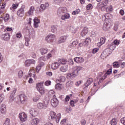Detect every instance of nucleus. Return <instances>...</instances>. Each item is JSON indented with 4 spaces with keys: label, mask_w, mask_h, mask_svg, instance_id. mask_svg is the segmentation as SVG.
I'll list each match as a JSON object with an SVG mask.
<instances>
[{
    "label": "nucleus",
    "mask_w": 125,
    "mask_h": 125,
    "mask_svg": "<svg viewBox=\"0 0 125 125\" xmlns=\"http://www.w3.org/2000/svg\"><path fill=\"white\" fill-rule=\"evenodd\" d=\"M83 67L81 66H75L73 69L72 72L67 73V76L70 79H74L79 75V71H81Z\"/></svg>",
    "instance_id": "f257e3e1"
},
{
    "label": "nucleus",
    "mask_w": 125,
    "mask_h": 125,
    "mask_svg": "<svg viewBox=\"0 0 125 125\" xmlns=\"http://www.w3.org/2000/svg\"><path fill=\"white\" fill-rule=\"evenodd\" d=\"M113 45H114L113 43L109 44L107 46V48L104 51L101 55H105V57L109 56L112 53L113 50L115 49V47H113Z\"/></svg>",
    "instance_id": "f03ea898"
},
{
    "label": "nucleus",
    "mask_w": 125,
    "mask_h": 125,
    "mask_svg": "<svg viewBox=\"0 0 125 125\" xmlns=\"http://www.w3.org/2000/svg\"><path fill=\"white\" fill-rule=\"evenodd\" d=\"M50 99L48 98L46 100H45L43 103H38L37 104V107L40 110H42V109H46L48 104H49V101Z\"/></svg>",
    "instance_id": "7ed1b4c3"
},
{
    "label": "nucleus",
    "mask_w": 125,
    "mask_h": 125,
    "mask_svg": "<svg viewBox=\"0 0 125 125\" xmlns=\"http://www.w3.org/2000/svg\"><path fill=\"white\" fill-rule=\"evenodd\" d=\"M50 117L51 118V120L52 121H56V123H58L61 119V114L59 113L56 115V113L54 111H50Z\"/></svg>",
    "instance_id": "20e7f679"
},
{
    "label": "nucleus",
    "mask_w": 125,
    "mask_h": 125,
    "mask_svg": "<svg viewBox=\"0 0 125 125\" xmlns=\"http://www.w3.org/2000/svg\"><path fill=\"white\" fill-rule=\"evenodd\" d=\"M56 39V37L55 36V35L49 34L46 37L45 41L48 43H53V42H55Z\"/></svg>",
    "instance_id": "39448f33"
},
{
    "label": "nucleus",
    "mask_w": 125,
    "mask_h": 125,
    "mask_svg": "<svg viewBox=\"0 0 125 125\" xmlns=\"http://www.w3.org/2000/svg\"><path fill=\"white\" fill-rule=\"evenodd\" d=\"M36 88L37 90L41 93V94L42 95L44 93H45V89L43 87V84L42 83H38L36 84Z\"/></svg>",
    "instance_id": "423d86ee"
},
{
    "label": "nucleus",
    "mask_w": 125,
    "mask_h": 125,
    "mask_svg": "<svg viewBox=\"0 0 125 125\" xmlns=\"http://www.w3.org/2000/svg\"><path fill=\"white\" fill-rule=\"evenodd\" d=\"M65 13H67V8L65 7H60L58 9L57 15L58 16H62L63 15L65 14Z\"/></svg>",
    "instance_id": "0eeeda50"
},
{
    "label": "nucleus",
    "mask_w": 125,
    "mask_h": 125,
    "mask_svg": "<svg viewBox=\"0 0 125 125\" xmlns=\"http://www.w3.org/2000/svg\"><path fill=\"white\" fill-rule=\"evenodd\" d=\"M25 7L26 6L24 5H22L21 8H20L17 12V14L19 17H23L24 16V14L25 13Z\"/></svg>",
    "instance_id": "6e6552de"
},
{
    "label": "nucleus",
    "mask_w": 125,
    "mask_h": 125,
    "mask_svg": "<svg viewBox=\"0 0 125 125\" xmlns=\"http://www.w3.org/2000/svg\"><path fill=\"white\" fill-rule=\"evenodd\" d=\"M111 21L110 20L107 22H105L104 23V26L103 27V30L104 31H107V30H109L111 27H112L113 25L112 22H110Z\"/></svg>",
    "instance_id": "1a4fd4ad"
},
{
    "label": "nucleus",
    "mask_w": 125,
    "mask_h": 125,
    "mask_svg": "<svg viewBox=\"0 0 125 125\" xmlns=\"http://www.w3.org/2000/svg\"><path fill=\"white\" fill-rule=\"evenodd\" d=\"M19 118L21 122L24 123L27 121V116L24 112H21L19 115Z\"/></svg>",
    "instance_id": "9d476101"
},
{
    "label": "nucleus",
    "mask_w": 125,
    "mask_h": 125,
    "mask_svg": "<svg viewBox=\"0 0 125 125\" xmlns=\"http://www.w3.org/2000/svg\"><path fill=\"white\" fill-rule=\"evenodd\" d=\"M91 40L90 38L88 37L85 39V41H83L81 43H79V46H85V45H88V44L90 43Z\"/></svg>",
    "instance_id": "9b49d317"
},
{
    "label": "nucleus",
    "mask_w": 125,
    "mask_h": 125,
    "mask_svg": "<svg viewBox=\"0 0 125 125\" xmlns=\"http://www.w3.org/2000/svg\"><path fill=\"white\" fill-rule=\"evenodd\" d=\"M32 64H36V61L34 59H27L24 62L25 67H30Z\"/></svg>",
    "instance_id": "f8f14e48"
},
{
    "label": "nucleus",
    "mask_w": 125,
    "mask_h": 125,
    "mask_svg": "<svg viewBox=\"0 0 125 125\" xmlns=\"http://www.w3.org/2000/svg\"><path fill=\"white\" fill-rule=\"evenodd\" d=\"M34 11H35V7L31 6L30 7L29 9L25 13L26 16H32L34 15Z\"/></svg>",
    "instance_id": "ddd939ff"
},
{
    "label": "nucleus",
    "mask_w": 125,
    "mask_h": 125,
    "mask_svg": "<svg viewBox=\"0 0 125 125\" xmlns=\"http://www.w3.org/2000/svg\"><path fill=\"white\" fill-rule=\"evenodd\" d=\"M59 102L56 97L53 98V99L51 100V104L53 107H56L58 106Z\"/></svg>",
    "instance_id": "4468645a"
},
{
    "label": "nucleus",
    "mask_w": 125,
    "mask_h": 125,
    "mask_svg": "<svg viewBox=\"0 0 125 125\" xmlns=\"http://www.w3.org/2000/svg\"><path fill=\"white\" fill-rule=\"evenodd\" d=\"M19 99L21 103L22 104H24V103H25V101L27 100V96H26V95H25L24 94H21L19 95Z\"/></svg>",
    "instance_id": "2eb2a0df"
},
{
    "label": "nucleus",
    "mask_w": 125,
    "mask_h": 125,
    "mask_svg": "<svg viewBox=\"0 0 125 125\" xmlns=\"http://www.w3.org/2000/svg\"><path fill=\"white\" fill-rule=\"evenodd\" d=\"M29 113L32 117H37L39 115V112L35 108H31L29 111Z\"/></svg>",
    "instance_id": "dca6fc26"
},
{
    "label": "nucleus",
    "mask_w": 125,
    "mask_h": 125,
    "mask_svg": "<svg viewBox=\"0 0 125 125\" xmlns=\"http://www.w3.org/2000/svg\"><path fill=\"white\" fill-rule=\"evenodd\" d=\"M24 40L25 41V45H26V46H29V42L31 41V37H30V35H24Z\"/></svg>",
    "instance_id": "f3484780"
},
{
    "label": "nucleus",
    "mask_w": 125,
    "mask_h": 125,
    "mask_svg": "<svg viewBox=\"0 0 125 125\" xmlns=\"http://www.w3.org/2000/svg\"><path fill=\"white\" fill-rule=\"evenodd\" d=\"M34 21V27L38 28L39 27V24L41 23V21L38 18H35L33 20Z\"/></svg>",
    "instance_id": "a211bd4d"
},
{
    "label": "nucleus",
    "mask_w": 125,
    "mask_h": 125,
    "mask_svg": "<svg viewBox=\"0 0 125 125\" xmlns=\"http://www.w3.org/2000/svg\"><path fill=\"white\" fill-rule=\"evenodd\" d=\"M110 74H112V68H110L107 71L106 73L104 74V76H103L102 78H101V80L104 81V80L107 78V76H108V75H110Z\"/></svg>",
    "instance_id": "6ab92c4d"
},
{
    "label": "nucleus",
    "mask_w": 125,
    "mask_h": 125,
    "mask_svg": "<svg viewBox=\"0 0 125 125\" xmlns=\"http://www.w3.org/2000/svg\"><path fill=\"white\" fill-rule=\"evenodd\" d=\"M60 66V63L59 62H55L51 64V68L52 70H56L58 69Z\"/></svg>",
    "instance_id": "aec40b11"
},
{
    "label": "nucleus",
    "mask_w": 125,
    "mask_h": 125,
    "mask_svg": "<svg viewBox=\"0 0 125 125\" xmlns=\"http://www.w3.org/2000/svg\"><path fill=\"white\" fill-rule=\"evenodd\" d=\"M74 61L76 63H83V61H84V59L83 58V57H75L74 58Z\"/></svg>",
    "instance_id": "412c9836"
},
{
    "label": "nucleus",
    "mask_w": 125,
    "mask_h": 125,
    "mask_svg": "<svg viewBox=\"0 0 125 125\" xmlns=\"http://www.w3.org/2000/svg\"><path fill=\"white\" fill-rule=\"evenodd\" d=\"M1 37L4 41H9L10 39V35L8 33L2 34Z\"/></svg>",
    "instance_id": "4be33fe9"
},
{
    "label": "nucleus",
    "mask_w": 125,
    "mask_h": 125,
    "mask_svg": "<svg viewBox=\"0 0 125 125\" xmlns=\"http://www.w3.org/2000/svg\"><path fill=\"white\" fill-rule=\"evenodd\" d=\"M70 17V14L65 13L62 16L61 18L62 20L65 21L66 20L69 19Z\"/></svg>",
    "instance_id": "5701e85b"
},
{
    "label": "nucleus",
    "mask_w": 125,
    "mask_h": 125,
    "mask_svg": "<svg viewBox=\"0 0 125 125\" xmlns=\"http://www.w3.org/2000/svg\"><path fill=\"white\" fill-rule=\"evenodd\" d=\"M48 6H49V4L48 2H45L44 4H41L40 8L43 11L45 10V9H46Z\"/></svg>",
    "instance_id": "b1692460"
},
{
    "label": "nucleus",
    "mask_w": 125,
    "mask_h": 125,
    "mask_svg": "<svg viewBox=\"0 0 125 125\" xmlns=\"http://www.w3.org/2000/svg\"><path fill=\"white\" fill-rule=\"evenodd\" d=\"M88 32V28L87 27H85L83 29L81 35L83 37H84V36H85L87 34Z\"/></svg>",
    "instance_id": "393cba45"
},
{
    "label": "nucleus",
    "mask_w": 125,
    "mask_h": 125,
    "mask_svg": "<svg viewBox=\"0 0 125 125\" xmlns=\"http://www.w3.org/2000/svg\"><path fill=\"white\" fill-rule=\"evenodd\" d=\"M0 111L1 113L3 114V115L5 114V113H6V108L5 104L1 105Z\"/></svg>",
    "instance_id": "a878e982"
},
{
    "label": "nucleus",
    "mask_w": 125,
    "mask_h": 125,
    "mask_svg": "<svg viewBox=\"0 0 125 125\" xmlns=\"http://www.w3.org/2000/svg\"><path fill=\"white\" fill-rule=\"evenodd\" d=\"M67 38H68L67 36H61L59 40V43L64 42L67 40Z\"/></svg>",
    "instance_id": "bb28decb"
},
{
    "label": "nucleus",
    "mask_w": 125,
    "mask_h": 125,
    "mask_svg": "<svg viewBox=\"0 0 125 125\" xmlns=\"http://www.w3.org/2000/svg\"><path fill=\"white\" fill-rule=\"evenodd\" d=\"M40 51L42 55H43L47 53V52L48 51V49H47V48H42L40 49Z\"/></svg>",
    "instance_id": "cd10ccee"
},
{
    "label": "nucleus",
    "mask_w": 125,
    "mask_h": 125,
    "mask_svg": "<svg viewBox=\"0 0 125 125\" xmlns=\"http://www.w3.org/2000/svg\"><path fill=\"white\" fill-rule=\"evenodd\" d=\"M92 82H93V79H92V78L88 79L86 82L84 83L85 86L87 87V86H88V85H89L90 84H91V83H92Z\"/></svg>",
    "instance_id": "c85d7f7f"
},
{
    "label": "nucleus",
    "mask_w": 125,
    "mask_h": 125,
    "mask_svg": "<svg viewBox=\"0 0 125 125\" xmlns=\"http://www.w3.org/2000/svg\"><path fill=\"white\" fill-rule=\"evenodd\" d=\"M68 70V65L62 66L60 68V71L62 73H65Z\"/></svg>",
    "instance_id": "c756f323"
},
{
    "label": "nucleus",
    "mask_w": 125,
    "mask_h": 125,
    "mask_svg": "<svg viewBox=\"0 0 125 125\" xmlns=\"http://www.w3.org/2000/svg\"><path fill=\"white\" fill-rule=\"evenodd\" d=\"M48 96L49 97H52L53 98L56 97V96H55V92L52 90H50L48 92Z\"/></svg>",
    "instance_id": "7c9ffc66"
},
{
    "label": "nucleus",
    "mask_w": 125,
    "mask_h": 125,
    "mask_svg": "<svg viewBox=\"0 0 125 125\" xmlns=\"http://www.w3.org/2000/svg\"><path fill=\"white\" fill-rule=\"evenodd\" d=\"M111 18V15L109 13L105 14L102 17L103 20H109Z\"/></svg>",
    "instance_id": "2f4dec72"
},
{
    "label": "nucleus",
    "mask_w": 125,
    "mask_h": 125,
    "mask_svg": "<svg viewBox=\"0 0 125 125\" xmlns=\"http://www.w3.org/2000/svg\"><path fill=\"white\" fill-rule=\"evenodd\" d=\"M69 29L72 34H76L78 32V28H75L73 26H70Z\"/></svg>",
    "instance_id": "473e14b6"
},
{
    "label": "nucleus",
    "mask_w": 125,
    "mask_h": 125,
    "mask_svg": "<svg viewBox=\"0 0 125 125\" xmlns=\"http://www.w3.org/2000/svg\"><path fill=\"white\" fill-rule=\"evenodd\" d=\"M41 99V96L39 95H36L33 97V102H38Z\"/></svg>",
    "instance_id": "72a5a7b5"
},
{
    "label": "nucleus",
    "mask_w": 125,
    "mask_h": 125,
    "mask_svg": "<svg viewBox=\"0 0 125 125\" xmlns=\"http://www.w3.org/2000/svg\"><path fill=\"white\" fill-rule=\"evenodd\" d=\"M65 81H66V77H65V76H60V78L59 80H57L56 82L57 83H64V82H65Z\"/></svg>",
    "instance_id": "f704fd0d"
},
{
    "label": "nucleus",
    "mask_w": 125,
    "mask_h": 125,
    "mask_svg": "<svg viewBox=\"0 0 125 125\" xmlns=\"http://www.w3.org/2000/svg\"><path fill=\"white\" fill-rule=\"evenodd\" d=\"M58 62L60 64H62V65H64V64H67V61L66 59H59L58 60Z\"/></svg>",
    "instance_id": "c9c22d12"
},
{
    "label": "nucleus",
    "mask_w": 125,
    "mask_h": 125,
    "mask_svg": "<svg viewBox=\"0 0 125 125\" xmlns=\"http://www.w3.org/2000/svg\"><path fill=\"white\" fill-rule=\"evenodd\" d=\"M32 73H33V74H32ZM29 77H32V76L33 78H34V79L36 80V73H35V71L33 69H31L29 71Z\"/></svg>",
    "instance_id": "e433bc0d"
},
{
    "label": "nucleus",
    "mask_w": 125,
    "mask_h": 125,
    "mask_svg": "<svg viewBox=\"0 0 125 125\" xmlns=\"http://www.w3.org/2000/svg\"><path fill=\"white\" fill-rule=\"evenodd\" d=\"M105 42H106V38L105 37H103L101 38L100 40L99 43L100 45H102L103 44H104V43H105Z\"/></svg>",
    "instance_id": "4c0bfd02"
},
{
    "label": "nucleus",
    "mask_w": 125,
    "mask_h": 125,
    "mask_svg": "<svg viewBox=\"0 0 125 125\" xmlns=\"http://www.w3.org/2000/svg\"><path fill=\"white\" fill-rule=\"evenodd\" d=\"M39 119L38 118H35L31 121L32 125H38L39 124Z\"/></svg>",
    "instance_id": "58836bf2"
},
{
    "label": "nucleus",
    "mask_w": 125,
    "mask_h": 125,
    "mask_svg": "<svg viewBox=\"0 0 125 125\" xmlns=\"http://www.w3.org/2000/svg\"><path fill=\"white\" fill-rule=\"evenodd\" d=\"M103 73L102 72H100L98 74V80H99V83H102V82H103V80H101V79L103 76Z\"/></svg>",
    "instance_id": "ea45409f"
},
{
    "label": "nucleus",
    "mask_w": 125,
    "mask_h": 125,
    "mask_svg": "<svg viewBox=\"0 0 125 125\" xmlns=\"http://www.w3.org/2000/svg\"><path fill=\"white\" fill-rule=\"evenodd\" d=\"M78 44H79V42H78V41H74L69 44V47H74V46L78 45Z\"/></svg>",
    "instance_id": "a19ab883"
},
{
    "label": "nucleus",
    "mask_w": 125,
    "mask_h": 125,
    "mask_svg": "<svg viewBox=\"0 0 125 125\" xmlns=\"http://www.w3.org/2000/svg\"><path fill=\"white\" fill-rule=\"evenodd\" d=\"M6 5V3H3L2 4L1 6V8H0V14H1L3 12V10Z\"/></svg>",
    "instance_id": "79ce46f5"
},
{
    "label": "nucleus",
    "mask_w": 125,
    "mask_h": 125,
    "mask_svg": "<svg viewBox=\"0 0 125 125\" xmlns=\"http://www.w3.org/2000/svg\"><path fill=\"white\" fill-rule=\"evenodd\" d=\"M117 124H118V120L116 118L113 119L110 121V125H117Z\"/></svg>",
    "instance_id": "37998d69"
},
{
    "label": "nucleus",
    "mask_w": 125,
    "mask_h": 125,
    "mask_svg": "<svg viewBox=\"0 0 125 125\" xmlns=\"http://www.w3.org/2000/svg\"><path fill=\"white\" fill-rule=\"evenodd\" d=\"M51 31L53 33V34L56 33V32H57V27L55 25L51 26Z\"/></svg>",
    "instance_id": "c03bdc74"
},
{
    "label": "nucleus",
    "mask_w": 125,
    "mask_h": 125,
    "mask_svg": "<svg viewBox=\"0 0 125 125\" xmlns=\"http://www.w3.org/2000/svg\"><path fill=\"white\" fill-rule=\"evenodd\" d=\"M105 10L106 12H111V11H113V6H108L107 7H106Z\"/></svg>",
    "instance_id": "a18cd8bd"
},
{
    "label": "nucleus",
    "mask_w": 125,
    "mask_h": 125,
    "mask_svg": "<svg viewBox=\"0 0 125 125\" xmlns=\"http://www.w3.org/2000/svg\"><path fill=\"white\" fill-rule=\"evenodd\" d=\"M55 88L56 89H58V90H61V89H62V84L59 83H57L55 85Z\"/></svg>",
    "instance_id": "49530a36"
},
{
    "label": "nucleus",
    "mask_w": 125,
    "mask_h": 125,
    "mask_svg": "<svg viewBox=\"0 0 125 125\" xmlns=\"http://www.w3.org/2000/svg\"><path fill=\"white\" fill-rule=\"evenodd\" d=\"M74 84V82L73 81H68L66 83V86L69 87V86H73Z\"/></svg>",
    "instance_id": "de8ad7c7"
},
{
    "label": "nucleus",
    "mask_w": 125,
    "mask_h": 125,
    "mask_svg": "<svg viewBox=\"0 0 125 125\" xmlns=\"http://www.w3.org/2000/svg\"><path fill=\"white\" fill-rule=\"evenodd\" d=\"M18 7V4H13L12 7L10 8L11 10H13V9H16Z\"/></svg>",
    "instance_id": "09e8293b"
},
{
    "label": "nucleus",
    "mask_w": 125,
    "mask_h": 125,
    "mask_svg": "<svg viewBox=\"0 0 125 125\" xmlns=\"http://www.w3.org/2000/svg\"><path fill=\"white\" fill-rule=\"evenodd\" d=\"M93 8V6H92V4H89L86 6V9L87 10H90Z\"/></svg>",
    "instance_id": "8fccbe9b"
},
{
    "label": "nucleus",
    "mask_w": 125,
    "mask_h": 125,
    "mask_svg": "<svg viewBox=\"0 0 125 125\" xmlns=\"http://www.w3.org/2000/svg\"><path fill=\"white\" fill-rule=\"evenodd\" d=\"M16 91H17V88H13L12 89V93L11 94V96H15V94L16 93Z\"/></svg>",
    "instance_id": "3c124183"
},
{
    "label": "nucleus",
    "mask_w": 125,
    "mask_h": 125,
    "mask_svg": "<svg viewBox=\"0 0 125 125\" xmlns=\"http://www.w3.org/2000/svg\"><path fill=\"white\" fill-rule=\"evenodd\" d=\"M72 110H73V109L70 106H67L65 108V111L66 113H70Z\"/></svg>",
    "instance_id": "603ef678"
},
{
    "label": "nucleus",
    "mask_w": 125,
    "mask_h": 125,
    "mask_svg": "<svg viewBox=\"0 0 125 125\" xmlns=\"http://www.w3.org/2000/svg\"><path fill=\"white\" fill-rule=\"evenodd\" d=\"M81 10L79 9H78L72 12V15H76V14H79Z\"/></svg>",
    "instance_id": "864d4df0"
},
{
    "label": "nucleus",
    "mask_w": 125,
    "mask_h": 125,
    "mask_svg": "<svg viewBox=\"0 0 125 125\" xmlns=\"http://www.w3.org/2000/svg\"><path fill=\"white\" fill-rule=\"evenodd\" d=\"M113 65L114 68H119L120 67V64L118 62H113Z\"/></svg>",
    "instance_id": "5fc2aeb1"
},
{
    "label": "nucleus",
    "mask_w": 125,
    "mask_h": 125,
    "mask_svg": "<svg viewBox=\"0 0 125 125\" xmlns=\"http://www.w3.org/2000/svg\"><path fill=\"white\" fill-rule=\"evenodd\" d=\"M99 50V48H95L93 49L92 53H93V54H95V53H97V52H98Z\"/></svg>",
    "instance_id": "6e6d98bb"
},
{
    "label": "nucleus",
    "mask_w": 125,
    "mask_h": 125,
    "mask_svg": "<svg viewBox=\"0 0 125 125\" xmlns=\"http://www.w3.org/2000/svg\"><path fill=\"white\" fill-rule=\"evenodd\" d=\"M18 77L20 79H21L22 77H23V71L22 70H20L18 72Z\"/></svg>",
    "instance_id": "4d7b16f0"
},
{
    "label": "nucleus",
    "mask_w": 125,
    "mask_h": 125,
    "mask_svg": "<svg viewBox=\"0 0 125 125\" xmlns=\"http://www.w3.org/2000/svg\"><path fill=\"white\" fill-rule=\"evenodd\" d=\"M9 123H10V120L7 118L3 125H9Z\"/></svg>",
    "instance_id": "13d9d810"
},
{
    "label": "nucleus",
    "mask_w": 125,
    "mask_h": 125,
    "mask_svg": "<svg viewBox=\"0 0 125 125\" xmlns=\"http://www.w3.org/2000/svg\"><path fill=\"white\" fill-rule=\"evenodd\" d=\"M45 85H46L47 86H48L49 85H50L51 84V81L48 80L46 81L44 83Z\"/></svg>",
    "instance_id": "bf43d9fd"
},
{
    "label": "nucleus",
    "mask_w": 125,
    "mask_h": 125,
    "mask_svg": "<svg viewBox=\"0 0 125 125\" xmlns=\"http://www.w3.org/2000/svg\"><path fill=\"white\" fill-rule=\"evenodd\" d=\"M4 99V95L3 94L0 95V103H1Z\"/></svg>",
    "instance_id": "052dcab7"
},
{
    "label": "nucleus",
    "mask_w": 125,
    "mask_h": 125,
    "mask_svg": "<svg viewBox=\"0 0 125 125\" xmlns=\"http://www.w3.org/2000/svg\"><path fill=\"white\" fill-rule=\"evenodd\" d=\"M67 62L69 65H70L71 66H72L74 64V61H73V60L72 59L69 60Z\"/></svg>",
    "instance_id": "680f3d73"
},
{
    "label": "nucleus",
    "mask_w": 125,
    "mask_h": 125,
    "mask_svg": "<svg viewBox=\"0 0 125 125\" xmlns=\"http://www.w3.org/2000/svg\"><path fill=\"white\" fill-rule=\"evenodd\" d=\"M41 69H42L41 66H40L39 64H38V65L36 67V72L37 73H39V72H40V70H41Z\"/></svg>",
    "instance_id": "e2e57ef3"
},
{
    "label": "nucleus",
    "mask_w": 125,
    "mask_h": 125,
    "mask_svg": "<svg viewBox=\"0 0 125 125\" xmlns=\"http://www.w3.org/2000/svg\"><path fill=\"white\" fill-rule=\"evenodd\" d=\"M120 122H121V124H122V125H125V117L122 118L121 119Z\"/></svg>",
    "instance_id": "0e129e2a"
},
{
    "label": "nucleus",
    "mask_w": 125,
    "mask_h": 125,
    "mask_svg": "<svg viewBox=\"0 0 125 125\" xmlns=\"http://www.w3.org/2000/svg\"><path fill=\"white\" fill-rule=\"evenodd\" d=\"M31 56L32 58H36V57L37 56V54H36V53L35 52H33L31 54Z\"/></svg>",
    "instance_id": "69168bd1"
},
{
    "label": "nucleus",
    "mask_w": 125,
    "mask_h": 125,
    "mask_svg": "<svg viewBox=\"0 0 125 125\" xmlns=\"http://www.w3.org/2000/svg\"><path fill=\"white\" fill-rule=\"evenodd\" d=\"M103 5L106 6L107 5V3H108V1L106 0H104L102 2Z\"/></svg>",
    "instance_id": "338daca9"
},
{
    "label": "nucleus",
    "mask_w": 125,
    "mask_h": 125,
    "mask_svg": "<svg viewBox=\"0 0 125 125\" xmlns=\"http://www.w3.org/2000/svg\"><path fill=\"white\" fill-rule=\"evenodd\" d=\"M85 124H86V121H85V120L83 119V120L81 121V124L82 125H85Z\"/></svg>",
    "instance_id": "774afa93"
}]
</instances>
